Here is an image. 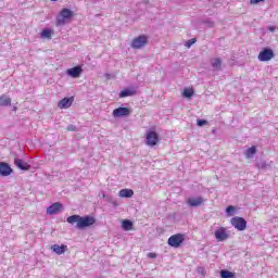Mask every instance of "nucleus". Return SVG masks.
<instances>
[{
	"instance_id": "nucleus-12",
	"label": "nucleus",
	"mask_w": 278,
	"mask_h": 278,
	"mask_svg": "<svg viewBox=\"0 0 278 278\" xmlns=\"http://www.w3.org/2000/svg\"><path fill=\"white\" fill-rule=\"evenodd\" d=\"M81 73H84V70L81 68V66H75V67L68 68L66 71V74L70 77H73L74 79H77V77H79V75H81Z\"/></svg>"
},
{
	"instance_id": "nucleus-28",
	"label": "nucleus",
	"mask_w": 278,
	"mask_h": 278,
	"mask_svg": "<svg viewBox=\"0 0 278 278\" xmlns=\"http://www.w3.org/2000/svg\"><path fill=\"white\" fill-rule=\"evenodd\" d=\"M197 125H198L199 127H203V125H207V121H205V119H198V121H197Z\"/></svg>"
},
{
	"instance_id": "nucleus-1",
	"label": "nucleus",
	"mask_w": 278,
	"mask_h": 278,
	"mask_svg": "<svg viewBox=\"0 0 278 278\" xmlns=\"http://www.w3.org/2000/svg\"><path fill=\"white\" fill-rule=\"evenodd\" d=\"M73 16H75V13L73 11H71L70 9H62L59 13V16L56 17V25L58 27L62 26V25H66V23H68V21H71V18H73Z\"/></svg>"
},
{
	"instance_id": "nucleus-34",
	"label": "nucleus",
	"mask_w": 278,
	"mask_h": 278,
	"mask_svg": "<svg viewBox=\"0 0 278 278\" xmlns=\"http://www.w3.org/2000/svg\"><path fill=\"white\" fill-rule=\"evenodd\" d=\"M14 112H16V106L13 108Z\"/></svg>"
},
{
	"instance_id": "nucleus-16",
	"label": "nucleus",
	"mask_w": 278,
	"mask_h": 278,
	"mask_svg": "<svg viewBox=\"0 0 278 278\" xmlns=\"http://www.w3.org/2000/svg\"><path fill=\"white\" fill-rule=\"evenodd\" d=\"M14 164L15 166H17V168H21V170H29V168H31V166L27 164V162L21 159H15Z\"/></svg>"
},
{
	"instance_id": "nucleus-33",
	"label": "nucleus",
	"mask_w": 278,
	"mask_h": 278,
	"mask_svg": "<svg viewBox=\"0 0 278 278\" xmlns=\"http://www.w3.org/2000/svg\"><path fill=\"white\" fill-rule=\"evenodd\" d=\"M106 79H110L112 77L110 74H105Z\"/></svg>"
},
{
	"instance_id": "nucleus-9",
	"label": "nucleus",
	"mask_w": 278,
	"mask_h": 278,
	"mask_svg": "<svg viewBox=\"0 0 278 278\" xmlns=\"http://www.w3.org/2000/svg\"><path fill=\"white\" fill-rule=\"evenodd\" d=\"M131 114V110L129 108H117L113 110V116L115 118H121L122 116H129Z\"/></svg>"
},
{
	"instance_id": "nucleus-31",
	"label": "nucleus",
	"mask_w": 278,
	"mask_h": 278,
	"mask_svg": "<svg viewBox=\"0 0 278 278\" xmlns=\"http://www.w3.org/2000/svg\"><path fill=\"white\" fill-rule=\"evenodd\" d=\"M148 257H150V260H155V257H157V254L153 253V252H150L148 254Z\"/></svg>"
},
{
	"instance_id": "nucleus-36",
	"label": "nucleus",
	"mask_w": 278,
	"mask_h": 278,
	"mask_svg": "<svg viewBox=\"0 0 278 278\" xmlns=\"http://www.w3.org/2000/svg\"><path fill=\"white\" fill-rule=\"evenodd\" d=\"M51 1H58V0H51Z\"/></svg>"
},
{
	"instance_id": "nucleus-13",
	"label": "nucleus",
	"mask_w": 278,
	"mask_h": 278,
	"mask_svg": "<svg viewBox=\"0 0 278 278\" xmlns=\"http://www.w3.org/2000/svg\"><path fill=\"white\" fill-rule=\"evenodd\" d=\"M51 251H53V253H56V255H64V253H66V251H68V247L65 244L59 245V244H53L51 245Z\"/></svg>"
},
{
	"instance_id": "nucleus-25",
	"label": "nucleus",
	"mask_w": 278,
	"mask_h": 278,
	"mask_svg": "<svg viewBox=\"0 0 278 278\" xmlns=\"http://www.w3.org/2000/svg\"><path fill=\"white\" fill-rule=\"evenodd\" d=\"M255 153H257V148L253 146L245 151V156L252 157L253 155H255Z\"/></svg>"
},
{
	"instance_id": "nucleus-35",
	"label": "nucleus",
	"mask_w": 278,
	"mask_h": 278,
	"mask_svg": "<svg viewBox=\"0 0 278 278\" xmlns=\"http://www.w3.org/2000/svg\"><path fill=\"white\" fill-rule=\"evenodd\" d=\"M270 29V31H274V29L273 28H269Z\"/></svg>"
},
{
	"instance_id": "nucleus-8",
	"label": "nucleus",
	"mask_w": 278,
	"mask_h": 278,
	"mask_svg": "<svg viewBox=\"0 0 278 278\" xmlns=\"http://www.w3.org/2000/svg\"><path fill=\"white\" fill-rule=\"evenodd\" d=\"M215 238L217 242H225V240H228L229 232H227V228L219 227L217 230H215Z\"/></svg>"
},
{
	"instance_id": "nucleus-15",
	"label": "nucleus",
	"mask_w": 278,
	"mask_h": 278,
	"mask_svg": "<svg viewBox=\"0 0 278 278\" xmlns=\"http://www.w3.org/2000/svg\"><path fill=\"white\" fill-rule=\"evenodd\" d=\"M60 210H62V203L55 202L47 208V214L53 216V214H58Z\"/></svg>"
},
{
	"instance_id": "nucleus-22",
	"label": "nucleus",
	"mask_w": 278,
	"mask_h": 278,
	"mask_svg": "<svg viewBox=\"0 0 278 278\" xmlns=\"http://www.w3.org/2000/svg\"><path fill=\"white\" fill-rule=\"evenodd\" d=\"M53 36V30L51 28H46L41 31V38H48L51 40V37Z\"/></svg>"
},
{
	"instance_id": "nucleus-32",
	"label": "nucleus",
	"mask_w": 278,
	"mask_h": 278,
	"mask_svg": "<svg viewBox=\"0 0 278 278\" xmlns=\"http://www.w3.org/2000/svg\"><path fill=\"white\" fill-rule=\"evenodd\" d=\"M264 0H250L251 5H256V3H262Z\"/></svg>"
},
{
	"instance_id": "nucleus-29",
	"label": "nucleus",
	"mask_w": 278,
	"mask_h": 278,
	"mask_svg": "<svg viewBox=\"0 0 278 278\" xmlns=\"http://www.w3.org/2000/svg\"><path fill=\"white\" fill-rule=\"evenodd\" d=\"M226 212L227 214H233V212H236V207H233L232 205H229L227 208H226Z\"/></svg>"
},
{
	"instance_id": "nucleus-26",
	"label": "nucleus",
	"mask_w": 278,
	"mask_h": 278,
	"mask_svg": "<svg viewBox=\"0 0 278 278\" xmlns=\"http://www.w3.org/2000/svg\"><path fill=\"white\" fill-rule=\"evenodd\" d=\"M81 216L79 215H72L70 217H67V223H70V225H74V223H79Z\"/></svg>"
},
{
	"instance_id": "nucleus-20",
	"label": "nucleus",
	"mask_w": 278,
	"mask_h": 278,
	"mask_svg": "<svg viewBox=\"0 0 278 278\" xmlns=\"http://www.w3.org/2000/svg\"><path fill=\"white\" fill-rule=\"evenodd\" d=\"M122 228L124 231H131L134 229V223L129 219H124L122 222Z\"/></svg>"
},
{
	"instance_id": "nucleus-30",
	"label": "nucleus",
	"mask_w": 278,
	"mask_h": 278,
	"mask_svg": "<svg viewBox=\"0 0 278 278\" xmlns=\"http://www.w3.org/2000/svg\"><path fill=\"white\" fill-rule=\"evenodd\" d=\"M66 130H67V131H77V126H75V125H70V126H67Z\"/></svg>"
},
{
	"instance_id": "nucleus-4",
	"label": "nucleus",
	"mask_w": 278,
	"mask_h": 278,
	"mask_svg": "<svg viewBox=\"0 0 278 278\" xmlns=\"http://www.w3.org/2000/svg\"><path fill=\"white\" fill-rule=\"evenodd\" d=\"M148 42H149V37H147V35H141L132 39L131 48L142 49V47H147Z\"/></svg>"
},
{
	"instance_id": "nucleus-23",
	"label": "nucleus",
	"mask_w": 278,
	"mask_h": 278,
	"mask_svg": "<svg viewBox=\"0 0 278 278\" xmlns=\"http://www.w3.org/2000/svg\"><path fill=\"white\" fill-rule=\"evenodd\" d=\"M194 94V89L192 88H185L182 91V97L186 99H191V97Z\"/></svg>"
},
{
	"instance_id": "nucleus-2",
	"label": "nucleus",
	"mask_w": 278,
	"mask_h": 278,
	"mask_svg": "<svg viewBox=\"0 0 278 278\" xmlns=\"http://www.w3.org/2000/svg\"><path fill=\"white\" fill-rule=\"evenodd\" d=\"M186 241V235L184 233H176L168 238L167 244L173 247V249H179L181 244Z\"/></svg>"
},
{
	"instance_id": "nucleus-6",
	"label": "nucleus",
	"mask_w": 278,
	"mask_h": 278,
	"mask_svg": "<svg viewBox=\"0 0 278 278\" xmlns=\"http://www.w3.org/2000/svg\"><path fill=\"white\" fill-rule=\"evenodd\" d=\"M97 220L92 216H80V220L76 224L77 229H86V227H92Z\"/></svg>"
},
{
	"instance_id": "nucleus-24",
	"label": "nucleus",
	"mask_w": 278,
	"mask_h": 278,
	"mask_svg": "<svg viewBox=\"0 0 278 278\" xmlns=\"http://www.w3.org/2000/svg\"><path fill=\"white\" fill-rule=\"evenodd\" d=\"M220 277L222 278H235L236 274L232 271H229L227 269H223V270H220Z\"/></svg>"
},
{
	"instance_id": "nucleus-3",
	"label": "nucleus",
	"mask_w": 278,
	"mask_h": 278,
	"mask_svg": "<svg viewBox=\"0 0 278 278\" xmlns=\"http://www.w3.org/2000/svg\"><path fill=\"white\" fill-rule=\"evenodd\" d=\"M160 143V135L155 130H149L146 134V144L148 147H155Z\"/></svg>"
},
{
	"instance_id": "nucleus-10",
	"label": "nucleus",
	"mask_w": 278,
	"mask_h": 278,
	"mask_svg": "<svg viewBox=\"0 0 278 278\" xmlns=\"http://www.w3.org/2000/svg\"><path fill=\"white\" fill-rule=\"evenodd\" d=\"M73 101H75L74 97L71 98H64L61 101L58 102V108L60 110H66L73 105Z\"/></svg>"
},
{
	"instance_id": "nucleus-27",
	"label": "nucleus",
	"mask_w": 278,
	"mask_h": 278,
	"mask_svg": "<svg viewBox=\"0 0 278 278\" xmlns=\"http://www.w3.org/2000/svg\"><path fill=\"white\" fill-rule=\"evenodd\" d=\"M194 42H197V38H192V39L188 40L187 43H186V47L188 49H190L191 46L194 45Z\"/></svg>"
},
{
	"instance_id": "nucleus-7",
	"label": "nucleus",
	"mask_w": 278,
	"mask_h": 278,
	"mask_svg": "<svg viewBox=\"0 0 278 278\" xmlns=\"http://www.w3.org/2000/svg\"><path fill=\"white\" fill-rule=\"evenodd\" d=\"M232 227L238 231H244L247 229V219L242 217H232L230 220Z\"/></svg>"
},
{
	"instance_id": "nucleus-19",
	"label": "nucleus",
	"mask_w": 278,
	"mask_h": 278,
	"mask_svg": "<svg viewBox=\"0 0 278 278\" xmlns=\"http://www.w3.org/2000/svg\"><path fill=\"white\" fill-rule=\"evenodd\" d=\"M211 66L214 68V71H220V67L223 66V60H220V58L213 59L211 61Z\"/></svg>"
},
{
	"instance_id": "nucleus-11",
	"label": "nucleus",
	"mask_w": 278,
	"mask_h": 278,
	"mask_svg": "<svg viewBox=\"0 0 278 278\" xmlns=\"http://www.w3.org/2000/svg\"><path fill=\"white\" fill-rule=\"evenodd\" d=\"M203 203H205V200L201 197L189 198L187 200V204H188L189 207H200V205H202Z\"/></svg>"
},
{
	"instance_id": "nucleus-17",
	"label": "nucleus",
	"mask_w": 278,
	"mask_h": 278,
	"mask_svg": "<svg viewBox=\"0 0 278 278\" xmlns=\"http://www.w3.org/2000/svg\"><path fill=\"white\" fill-rule=\"evenodd\" d=\"M10 105H12V98L7 94L0 96V108H8Z\"/></svg>"
},
{
	"instance_id": "nucleus-18",
	"label": "nucleus",
	"mask_w": 278,
	"mask_h": 278,
	"mask_svg": "<svg viewBox=\"0 0 278 278\" xmlns=\"http://www.w3.org/2000/svg\"><path fill=\"white\" fill-rule=\"evenodd\" d=\"M119 197L122 199H131V197H134V190H131V189H122L119 191Z\"/></svg>"
},
{
	"instance_id": "nucleus-21",
	"label": "nucleus",
	"mask_w": 278,
	"mask_h": 278,
	"mask_svg": "<svg viewBox=\"0 0 278 278\" xmlns=\"http://www.w3.org/2000/svg\"><path fill=\"white\" fill-rule=\"evenodd\" d=\"M136 94V89H125L119 92L121 99H125V97H134Z\"/></svg>"
},
{
	"instance_id": "nucleus-14",
	"label": "nucleus",
	"mask_w": 278,
	"mask_h": 278,
	"mask_svg": "<svg viewBox=\"0 0 278 278\" xmlns=\"http://www.w3.org/2000/svg\"><path fill=\"white\" fill-rule=\"evenodd\" d=\"M0 175L2 177H9V175H12V167L8 163H0Z\"/></svg>"
},
{
	"instance_id": "nucleus-5",
	"label": "nucleus",
	"mask_w": 278,
	"mask_h": 278,
	"mask_svg": "<svg viewBox=\"0 0 278 278\" xmlns=\"http://www.w3.org/2000/svg\"><path fill=\"white\" fill-rule=\"evenodd\" d=\"M257 58L260 62H270L275 58V52L270 48H264Z\"/></svg>"
}]
</instances>
